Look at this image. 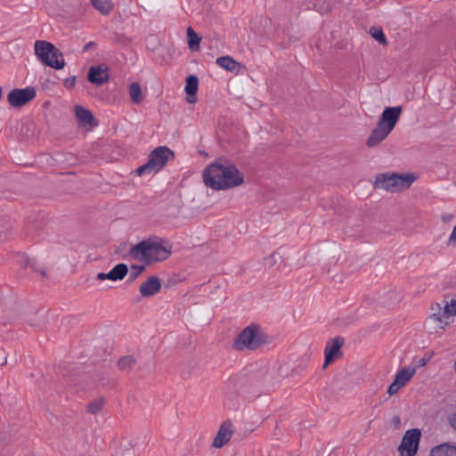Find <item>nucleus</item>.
<instances>
[{"mask_svg":"<svg viewBox=\"0 0 456 456\" xmlns=\"http://www.w3.org/2000/svg\"><path fill=\"white\" fill-rule=\"evenodd\" d=\"M203 181L208 188L224 191L241 185L244 175L234 164L216 161L204 169Z\"/></svg>","mask_w":456,"mask_h":456,"instance_id":"1","label":"nucleus"},{"mask_svg":"<svg viewBox=\"0 0 456 456\" xmlns=\"http://www.w3.org/2000/svg\"><path fill=\"white\" fill-rule=\"evenodd\" d=\"M163 241L159 237L143 240L130 248L129 256L145 265L164 261L171 256L172 246H164Z\"/></svg>","mask_w":456,"mask_h":456,"instance_id":"2","label":"nucleus"},{"mask_svg":"<svg viewBox=\"0 0 456 456\" xmlns=\"http://www.w3.org/2000/svg\"><path fill=\"white\" fill-rule=\"evenodd\" d=\"M402 111V106L386 107L379 117L377 126L368 137L366 145L371 148L384 141L395 126Z\"/></svg>","mask_w":456,"mask_h":456,"instance_id":"3","label":"nucleus"},{"mask_svg":"<svg viewBox=\"0 0 456 456\" xmlns=\"http://www.w3.org/2000/svg\"><path fill=\"white\" fill-rule=\"evenodd\" d=\"M267 343V335L256 323L244 328L232 343V348L237 351H256Z\"/></svg>","mask_w":456,"mask_h":456,"instance_id":"4","label":"nucleus"},{"mask_svg":"<svg viewBox=\"0 0 456 456\" xmlns=\"http://www.w3.org/2000/svg\"><path fill=\"white\" fill-rule=\"evenodd\" d=\"M417 178L418 176L412 173H381L376 175L374 186L387 191L398 192L409 189Z\"/></svg>","mask_w":456,"mask_h":456,"instance_id":"5","label":"nucleus"},{"mask_svg":"<svg viewBox=\"0 0 456 456\" xmlns=\"http://www.w3.org/2000/svg\"><path fill=\"white\" fill-rule=\"evenodd\" d=\"M175 153L167 146H159L155 148L150 154L145 164L139 167L135 173L138 175L158 173L162 170L170 158H174Z\"/></svg>","mask_w":456,"mask_h":456,"instance_id":"6","label":"nucleus"},{"mask_svg":"<svg viewBox=\"0 0 456 456\" xmlns=\"http://www.w3.org/2000/svg\"><path fill=\"white\" fill-rule=\"evenodd\" d=\"M35 53L44 65L54 69H61L65 66L62 53L50 42L36 41Z\"/></svg>","mask_w":456,"mask_h":456,"instance_id":"7","label":"nucleus"},{"mask_svg":"<svg viewBox=\"0 0 456 456\" xmlns=\"http://www.w3.org/2000/svg\"><path fill=\"white\" fill-rule=\"evenodd\" d=\"M420 438L421 431L419 428L407 430L398 447L401 456H415L419 450Z\"/></svg>","mask_w":456,"mask_h":456,"instance_id":"8","label":"nucleus"},{"mask_svg":"<svg viewBox=\"0 0 456 456\" xmlns=\"http://www.w3.org/2000/svg\"><path fill=\"white\" fill-rule=\"evenodd\" d=\"M37 95L34 86H27L22 89L14 88L7 95L8 102L14 108H20L32 101Z\"/></svg>","mask_w":456,"mask_h":456,"instance_id":"9","label":"nucleus"},{"mask_svg":"<svg viewBox=\"0 0 456 456\" xmlns=\"http://www.w3.org/2000/svg\"><path fill=\"white\" fill-rule=\"evenodd\" d=\"M344 343L345 339L340 336H337L327 341L324 349L325 361L323 368H326L328 365L343 356L342 346Z\"/></svg>","mask_w":456,"mask_h":456,"instance_id":"10","label":"nucleus"},{"mask_svg":"<svg viewBox=\"0 0 456 456\" xmlns=\"http://www.w3.org/2000/svg\"><path fill=\"white\" fill-rule=\"evenodd\" d=\"M87 79L93 85L102 86L110 79L108 69L103 65L91 66L87 73Z\"/></svg>","mask_w":456,"mask_h":456,"instance_id":"11","label":"nucleus"},{"mask_svg":"<svg viewBox=\"0 0 456 456\" xmlns=\"http://www.w3.org/2000/svg\"><path fill=\"white\" fill-rule=\"evenodd\" d=\"M161 289V280L158 276H151L143 281L139 288L142 297H150L157 295Z\"/></svg>","mask_w":456,"mask_h":456,"instance_id":"12","label":"nucleus"},{"mask_svg":"<svg viewBox=\"0 0 456 456\" xmlns=\"http://www.w3.org/2000/svg\"><path fill=\"white\" fill-rule=\"evenodd\" d=\"M232 435V423L231 420H226L222 423L213 441V446L216 448H221L226 444Z\"/></svg>","mask_w":456,"mask_h":456,"instance_id":"13","label":"nucleus"},{"mask_svg":"<svg viewBox=\"0 0 456 456\" xmlns=\"http://www.w3.org/2000/svg\"><path fill=\"white\" fill-rule=\"evenodd\" d=\"M339 0H308L307 7L320 13L329 12Z\"/></svg>","mask_w":456,"mask_h":456,"instance_id":"14","label":"nucleus"},{"mask_svg":"<svg viewBox=\"0 0 456 456\" xmlns=\"http://www.w3.org/2000/svg\"><path fill=\"white\" fill-rule=\"evenodd\" d=\"M75 114L77 123L81 126H91L94 122V117L91 110L80 105L75 106Z\"/></svg>","mask_w":456,"mask_h":456,"instance_id":"15","label":"nucleus"},{"mask_svg":"<svg viewBox=\"0 0 456 456\" xmlns=\"http://www.w3.org/2000/svg\"><path fill=\"white\" fill-rule=\"evenodd\" d=\"M431 456H456V445L450 443H444L433 447L430 451Z\"/></svg>","mask_w":456,"mask_h":456,"instance_id":"16","label":"nucleus"},{"mask_svg":"<svg viewBox=\"0 0 456 456\" xmlns=\"http://www.w3.org/2000/svg\"><path fill=\"white\" fill-rule=\"evenodd\" d=\"M216 64L227 71H238L240 63L230 56H221L216 59Z\"/></svg>","mask_w":456,"mask_h":456,"instance_id":"17","label":"nucleus"},{"mask_svg":"<svg viewBox=\"0 0 456 456\" xmlns=\"http://www.w3.org/2000/svg\"><path fill=\"white\" fill-rule=\"evenodd\" d=\"M127 273L128 267L126 264H118L110 271V281H121L126 276Z\"/></svg>","mask_w":456,"mask_h":456,"instance_id":"18","label":"nucleus"},{"mask_svg":"<svg viewBox=\"0 0 456 456\" xmlns=\"http://www.w3.org/2000/svg\"><path fill=\"white\" fill-rule=\"evenodd\" d=\"M416 368L406 366L403 367L395 376V379L401 382V385L405 386L408 381L415 375Z\"/></svg>","mask_w":456,"mask_h":456,"instance_id":"19","label":"nucleus"},{"mask_svg":"<svg viewBox=\"0 0 456 456\" xmlns=\"http://www.w3.org/2000/svg\"><path fill=\"white\" fill-rule=\"evenodd\" d=\"M93 6L103 15H109L113 10L111 0H91Z\"/></svg>","mask_w":456,"mask_h":456,"instance_id":"20","label":"nucleus"},{"mask_svg":"<svg viewBox=\"0 0 456 456\" xmlns=\"http://www.w3.org/2000/svg\"><path fill=\"white\" fill-rule=\"evenodd\" d=\"M199 87V79L196 75H190L186 78V85L184 87L185 93L189 97H192L197 94Z\"/></svg>","mask_w":456,"mask_h":456,"instance_id":"21","label":"nucleus"},{"mask_svg":"<svg viewBox=\"0 0 456 456\" xmlns=\"http://www.w3.org/2000/svg\"><path fill=\"white\" fill-rule=\"evenodd\" d=\"M186 32L190 50H198L200 48V44L201 40L200 37H199V35L193 30L191 27H188Z\"/></svg>","mask_w":456,"mask_h":456,"instance_id":"22","label":"nucleus"},{"mask_svg":"<svg viewBox=\"0 0 456 456\" xmlns=\"http://www.w3.org/2000/svg\"><path fill=\"white\" fill-rule=\"evenodd\" d=\"M129 94L131 97V101L134 103H140L142 101V93L141 89V86L137 82H134L129 86Z\"/></svg>","mask_w":456,"mask_h":456,"instance_id":"23","label":"nucleus"},{"mask_svg":"<svg viewBox=\"0 0 456 456\" xmlns=\"http://www.w3.org/2000/svg\"><path fill=\"white\" fill-rule=\"evenodd\" d=\"M136 363V359L133 355L121 357L118 362V367L122 370H131Z\"/></svg>","mask_w":456,"mask_h":456,"instance_id":"24","label":"nucleus"},{"mask_svg":"<svg viewBox=\"0 0 456 456\" xmlns=\"http://www.w3.org/2000/svg\"><path fill=\"white\" fill-rule=\"evenodd\" d=\"M105 401L103 397L96 398L87 404V412L96 415L102 410Z\"/></svg>","mask_w":456,"mask_h":456,"instance_id":"25","label":"nucleus"},{"mask_svg":"<svg viewBox=\"0 0 456 456\" xmlns=\"http://www.w3.org/2000/svg\"><path fill=\"white\" fill-rule=\"evenodd\" d=\"M370 34L379 44L384 45H387V38H386V36H385V34L383 32L382 28H380V27H371L370 28Z\"/></svg>","mask_w":456,"mask_h":456,"instance_id":"26","label":"nucleus"},{"mask_svg":"<svg viewBox=\"0 0 456 456\" xmlns=\"http://www.w3.org/2000/svg\"><path fill=\"white\" fill-rule=\"evenodd\" d=\"M443 315L445 319L456 315V299L445 301L443 307Z\"/></svg>","mask_w":456,"mask_h":456,"instance_id":"27","label":"nucleus"},{"mask_svg":"<svg viewBox=\"0 0 456 456\" xmlns=\"http://www.w3.org/2000/svg\"><path fill=\"white\" fill-rule=\"evenodd\" d=\"M10 232V222L6 218H0V242H4L8 239Z\"/></svg>","mask_w":456,"mask_h":456,"instance_id":"28","label":"nucleus"},{"mask_svg":"<svg viewBox=\"0 0 456 456\" xmlns=\"http://www.w3.org/2000/svg\"><path fill=\"white\" fill-rule=\"evenodd\" d=\"M443 307L441 304L435 303L431 305L432 314L430 318L437 322H443V319H445L443 315Z\"/></svg>","mask_w":456,"mask_h":456,"instance_id":"29","label":"nucleus"},{"mask_svg":"<svg viewBox=\"0 0 456 456\" xmlns=\"http://www.w3.org/2000/svg\"><path fill=\"white\" fill-rule=\"evenodd\" d=\"M7 319L10 322L16 321L20 315V307L17 304H14L12 307L4 310Z\"/></svg>","mask_w":456,"mask_h":456,"instance_id":"30","label":"nucleus"},{"mask_svg":"<svg viewBox=\"0 0 456 456\" xmlns=\"http://www.w3.org/2000/svg\"><path fill=\"white\" fill-rule=\"evenodd\" d=\"M147 265H133L131 266V269H132V273L130 274V279L132 281L135 280L138 276H140L144 271H145V267H146Z\"/></svg>","mask_w":456,"mask_h":456,"instance_id":"31","label":"nucleus"},{"mask_svg":"<svg viewBox=\"0 0 456 456\" xmlns=\"http://www.w3.org/2000/svg\"><path fill=\"white\" fill-rule=\"evenodd\" d=\"M403 387V386L401 385V382L395 379V380L388 387L387 393L389 395H393L396 394L399 391V389Z\"/></svg>","mask_w":456,"mask_h":456,"instance_id":"32","label":"nucleus"},{"mask_svg":"<svg viewBox=\"0 0 456 456\" xmlns=\"http://www.w3.org/2000/svg\"><path fill=\"white\" fill-rule=\"evenodd\" d=\"M277 255H279V252H278V250H275L272 255L264 258V260L266 262V265H268L269 268H272L276 265V263H277L276 256Z\"/></svg>","mask_w":456,"mask_h":456,"instance_id":"33","label":"nucleus"},{"mask_svg":"<svg viewBox=\"0 0 456 456\" xmlns=\"http://www.w3.org/2000/svg\"><path fill=\"white\" fill-rule=\"evenodd\" d=\"M30 267L33 271L35 272H38L42 276H45L46 275V273H45V270L44 268H40L38 269L35 263L33 264H30V261L28 258L26 259L25 263H24V267Z\"/></svg>","mask_w":456,"mask_h":456,"instance_id":"34","label":"nucleus"},{"mask_svg":"<svg viewBox=\"0 0 456 456\" xmlns=\"http://www.w3.org/2000/svg\"><path fill=\"white\" fill-rule=\"evenodd\" d=\"M76 80L77 78L75 76L66 78L64 80V86L68 89L73 88L76 85Z\"/></svg>","mask_w":456,"mask_h":456,"instance_id":"35","label":"nucleus"},{"mask_svg":"<svg viewBox=\"0 0 456 456\" xmlns=\"http://www.w3.org/2000/svg\"><path fill=\"white\" fill-rule=\"evenodd\" d=\"M391 426L395 428V429H399L400 427H401V418L398 416V415H395L392 419H391Z\"/></svg>","mask_w":456,"mask_h":456,"instance_id":"36","label":"nucleus"},{"mask_svg":"<svg viewBox=\"0 0 456 456\" xmlns=\"http://www.w3.org/2000/svg\"><path fill=\"white\" fill-rule=\"evenodd\" d=\"M432 354H433V353H431V354H429L428 356H424V357L420 358L418 361L417 366L418 367H423V366L427 365L428 362L431 360Z\"/></svg>","mask_w":456,"mask_h":456,"instance_id":"37","label":"nucleus"},{"mask_svg":"<svg viewBox=\"0 0 456 456\" xmlns=\"http://www.w3.org/2000/svg\"><path fill=\"white\" fill-rule=\"evenodd\" d=\"M448 421L451 427L456 431V412L452 413L448 417Z\"/></svg>","mask_w":456,"mask_h":456,"instance_id":"38","label":"nucleus"},{"mask_svg":"<svg viewBox=\"0 0 456 456\" xmlns=\"http://www.w3.org/2000/svg\"><path fill=\"white\" fill-rule=\"evenodd\" d=\"M97 279L101 281L110 280V272L109 273H99L97 274Z\"/></svg>","mask_w":456,"mask_h":456,"instance_id":"39","label":"nucleus"},{"mask_svg":"<svg viewBox=\"0 0 456 456\" xmlns=\"http://www.w3.org/2000/svg\"><path fill=\"white\" fill-rule=\"evenodd\" d=\"M96 46V44L93 41L86 44L83 47V52H87L89 49L94 48Z\"/></svg>","mask_w":456,"mask_h":456,"instance_id":"40","label":"nucleus"},{"mask_svg":"<svg viewBox=\"0 0 456 456\" xmlns=\"http://www.w3.org/2000/svg\"><path fill=\"white\" fill-rule=\"evenodd\" d=\"M450 241H456V225L453 227L452 232L450 235Z\"/></svg>","mask_w":456,"mask_h":456,"instance_id":"41","label":"nucleus"},{"mask_svg":"<svg viewBox=\"0 0 456 456\" xmlns=\"http://www.w3.org/2000/svg\"><path fill=\"white\" fill-rule=\"evenodd\" d=\"M2 96H3V89H2V87L0 86V99L2 98Z\"/></svg>","mask_w":456,"mask_h":456,"instance_id":"42","label":"nucleus"},{"mask_svg":"<svg viewBox=\"0 0 456 456\" xmlns=\"http://www.w3.org/2000/svg\"><path fill=\"white\" fill-rule=\"evenodd\" d=\"M188 101H189L190 102H195V99H192V100L188 99Z\"/></svg>","mask_w":456,"mask_h":456,"instance_id":"43","label":"nucleus"}]
</instances>
